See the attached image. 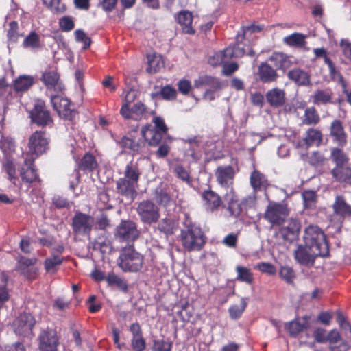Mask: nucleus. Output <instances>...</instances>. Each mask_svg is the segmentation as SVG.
I'll return each instance as SVG.
<instances>
[{
    "label": "nucleus",
    "instance_id": "nucleus-1",
    "mask_svg": "<svg viewBox=\"0 0 351 351\" xmlns=\"http://www.w3.org/2000/svg\"><path fill=\"white\" fill-rule=\"evenodd\" d=\"M180 241L186 250L199 251L206 243V237L198 226L186 221L181 230Z\"/></svg>",
    "mask_w": 351,
    "mask_h": 351
},
{
    "label": "nucleus",
    "instance_id": "nucleus-2",
    "mask_svg": "<svg viewBox=\"0 0 351 351\" xmlns=\"http://www.w3.org/2000/svg\"><path fill=\"white\" fill-rule=\"evenodd\" d=\"M304 245L310 249H317L322 257L329 255V247L324 232L317 226H308L304 234Z\"/></svg>",
    "mask_w": 351,
    "mask_h": 351
},
{
    "label": "nucleus",
    "instance_id": "nucleus-3",
    "mask_svg": "<svg viewBox=\"0 0 351 351\" xmlns=\"http://www.w3.org/2000/svg\"><path fill=\"white\" fill-rule=\"evenodd\" d=\"M154 125H147L141 130V134L145 140L150 145L156 146L160 142L162 138L167 132V127L164 120L155 117L153 119Z\"/></svg>",
    "mask_w": 351,
    "mask_h": 351
},
{
    "label": "nucleus",
    "instance_id": "nucleus-4",
    "mask_svg": "<svg viewBox=\"0 0 351 351\" xmlns=\"http://www.w3.org/2000/svg\"><path fill=\"white\" fill-rule=\"evenodd\" d=\"M119 265L122 270L135 272L142 268L143 257L132 246H130L123 250L119 256Z\"/></svg>",
    "mask_w": 351,
    "mask_h": 351
},
{
    "label": "nucleus",
    "instance_id": "nucleus-5",
    "mask_svg": "<svg viewBox=\"0 0 351 351\" xmlns=\"http://www.w3.org/2000/svg\"><path fill=\"white\" fill-rule=\"evenodd\" d=\"M289 215V210L283 204L270 202L265 213V218L272 225H280Z\"/></svg>",
    "mask_w": 351,
    "mask_h": 351
},
{
    "label": "nucleus",
    "instance_id": "nucleus-6",
    "mask_svg": "<svg viewBox=\"0 0 351 351\" xmlns=\"http://www.w3.org/2000/svg\"><path fill=\"white\" fill-rule=\"evenodd\" d=\"M136 210L141 220L145 223H155L160 218L158 207L150 200L140 202Z\"/></svg>",
    "mask_w": 351,
    "mask_h": 351
},
{
    "label": "nucleus",
    "instance_id": "nucleus-7",
    "mask_svg": "<svg viewBox=\"0 0 351 351\" xmlns=\"http://www.w3.org/2000/svg\"><path fill=\"white\" fill-rule=\"evenodd\" d=\"M29 152L32 159L44 153L48 147V139L45 132L36 131L33 133L29 139Z\"/></svg>",
    "mask_w": 351,
    "mask_h": 351
},
{
    "label": "nucleus",
    "instance_id": "nucleus-8",
    "mask_svg": "<svg viewBox=\"0 0 351 351\" xmlns=\"http://www.w3.org/2000/svg\"><path fill=\"white\" fill-rule=\"evenodd\" d=\"M317 256H321V252L317 249H310L305 245H298L294 251L295 261L302 265L313 266Z\"/></svg>",
    "mask_w": 351,
    "mask_h": 351
},
{
    "label": "nucleus",
    "instance_id": "nucleus-9",
    "mask_svg": "<svg viewBox=\"0 0 351 351\" xmlns=\"http://www.w3.org/2000/svg\"><path fill=\"white\" fill-rule=\"evenodd\" d=\"M51 102L53 109L60 117L71 120L75 115V111L71 108L70 101L61 95H51Z\"/></svg>",
    "mask_w": 351,
    "mask_h": 351
},
{
    "label": "nucleus",
    "instance_id": "nucleus-10",
    "mask_svg": "<svg viewBox=\"0 0 351 351\" xmlns=\"http://www.w3.org/2000/svg\"><path fill=\"white\" fill-rule=\"evenodd\" d=\"M94 222L91 216L78 212L73 219V231L75 234L88 235L92 230Z\"/></svg>",
    "mask_w": 351,
    "mask_h": 351
},
{
    "label": "nucleus",
    "instance_id": "nucleus-11",
    "mask_svg": "<svg viewBox=\"0 0 351 351\" xmlns=\"http://www.w3.org/2000/svg\"><path fill=\"white\" fill-rule=\"evenodd\" d=\"M29 114L32 121L39 125H48L52 123L50 113L45 109L43 101H36L33 110L29 112Z\"/></svg>",
    "mask_w": 351,
    "mask_h": 351
},
{
    "label": "nucleus",
    "instance_id": "nucleus-12",
    "mask_svg": "<svg viewBox=\"0 0 351 351\" xmlns=\"http://www.w3.org/2000/svg\"><path fill=\"white\" fill-rule=\"evenodd\" d=\"M115 235L121 240L133 241L139 235L136 223L132 221H122L117 228Z\"/></svg>",
    "mask_w": 351,
    "mask_h": 351
},
{
    "label": "nucleus",
    "instance_id": "nucleus-13",
    "mask_svg": "<svg viewBox=\"0 0 351 351\" xmlns=\"http://www.w3.org/2000/svg\"><path fill=\"white\" fill-rule=\"evenodd\" d=\"M59 339L56 330L50 329L43 331L39 337L40 351H57Z\"/></svg>",
    "mask_w": 351,
    "mask_h": 351
},
{
    "label": "nucleus",
    "instance_id": "nucleus-14",
    "mask_svg": "<svg viewBox=\"0 0 351 351\" xmlns=\"http://www.w3.org/2000/svg\"><path fill=\"white\" fill-rule=\"evenodd\" d=\"M34 317L28 313L20 315L13 322L14 330L19 335H27L34 325Z\"/></svg>",
    "mask_w": 351,
    "mask_h": 351
},
{
    "label": "nucleus",
    "instance_id": "nucleus-15",
    "mask_svg": "<svg viewBox=\"0 0 351 351\" xmlns=\"http://www.w3.org/2000/svg\"><path fill=\"white\" fill-rule=\"evenodd\" d=\"M235 172L230 165L219 166L215 171V176L218 184L224 188H230L233 184Z\"/></svg>",
    "mask_w": 351,
    "mask_h": 351
},
{
    "label": "nucleus",
    "instance_id": "nucleus-16",
    "mask_svg": "<svg viewBox=\"0 0 351 351\" xmlns=\"http://www.w3.org/2000/svg\"><path fill=\"white\" fill-rule=\"evenodd\" d=\"M300 228L301 225L298 220L290 219L287 225L281 228L280 234L285 240L291 242L298 238Z\"/></svg>",
    "mask_w": 351,
    "mask_h": 351
},
{
    "label": "nucleus",
    "instance_id": "nucleus-17",
    "mask_svg": "<svg viewBox=\"0 0 351 351\" xmlns=\"http://www.w3.org/2000/svg\"><path fill=\"white\" fill-rule=\"evenodd\" d=\"M203 206L207 211H214L220 206L221 199L218 194L211 190L204 191L202 194Z\"/></svg>",
    "mask_w": 351,
    "mask_h": 351
},
{
    "label": "nucleus",
    "instance_id": "nucleus-18",
    "mask_svg": "<svg viewBox=\"0 0 351 351\" xmlns=\"http://www.w3.org/2000/svg\"><path fill=\"white\" fill-rule=\"evenodd\" d=\"M42 81L49 90L58 93L64 89V85L59 80L58 74L54 71L45 72L42 76Z\"/></svg>",
    "mask_w": 351,
    "mask_h": 351
},
{
    "label": "nucleus",
    "instance_id": "nucleus-19",
    "mask_svg": "<svg viewBox=\"0 0 351 351\" xmlns=\"http://www.w3.org/2000/svg\"><path fill=\"white\" fill-rule=\"evenodd\" d=\"M193 18L192 13L187 10H182L178 14L176 20L184 33L195 34V31L193 27Z\"/></svg>",
    "mask_w": 351,
    "mask_h": 351
},
{
    "label": "nucleus",
    "instance_id": "nucleus-20",
    "mask_svg": "<svg viewBox=\"0 0 351 351\" xmlns=\"http://www.w3.org/2000/svg\"><path fill=\"white\" fill-rule=\"evenodd\" d=\"M258 75L261 81L264 83L274 82L278 77L276 71L267 62H262L259 65Z\"/></svg>",
    "mask_w": 351,
    "mask_h": 351
},
{
    "label": "nucleus",
    "instance_id": "nucleus-21",
    "mask_svg": "<svg viewBox=\"0 0 351 351\" xmlns=\"http://www.w3.org/2000/svg\"><path fill=\"white\" fill-rule=\"evenodd\" d=\"M266 100L272 107H280L285 103V93L278 88H274L267 92Z\"/></svg>",
    "mask_w": 351,
    "mask_h": 351
},
{
    "label": "nucleus",
    "instance_id": "nucleus-22",
    "mask_svg": "<svg viewBox=\"0 0 351 351\" xmlns=\"http://www.w3.org/2000/svg\"><path fill=\"white\" fill-rule=\"evenodd\" d=\"M269 60L274 63L278 69L286 71L291 66L293 61L291 57L279 52L273 53L269 58Z\"/></svg>",
    "mask_w": 351,
    "mask_h": 351
},
{
    "label": "nucleus",
    "instance_id": "nucleus-23",
    "mask_svg": "<svg viewBox=\"0 0 351 351\" xmlns=\"http://www.w3.org/2000/svg\"><path fill=\"white\" fill-rule=\"evenodd\" d=\"M36 262V258H28L21 257L17 263L16 269L28 278H31L35 274L33 265Z\"/></svg>",
    "mask_w": 351,
    "mask_h": 351
},
{
    "label": "nucleus",
    "instance_id": "nucleus-24",
    "mask_svg": "<svg viewBox=\"0 0 351 351\" xmlns=\"http://www.w3.org/2000/svg\"><path fill=\"white\" fill-rule=\"evenodd\" d=\"M33 160L32 158H25L24 166L21 171L22 180L28 183L33 182L38 179V176L33 167Z\"/></svg>",
    "mask_w": 351,
    "mask_h": 351
},
{
    "label": "nucleus",
    "instance_id": "nucleus-25",
    "mask_svg": "<svg viewBox=\"0 0 351 351\" xmlns=\"http://www.w3.org/2000/svg\"><path fill=\"white\" fill-rule=\"evenodd\" d=\"M117 186L120 193L132 199L134 198L137 184L123 178L117 181Z\"/></svg>",
    "mask_w": 351,
    "mask_h": 351
},
{
    "label": "nucleus",
    "instance_id": "nucleus-26",
    "mask_svg": "<svg viewBox=\"0 0 351 351\" xmlns=\"http://www.w3.org/2000/svg\"><path fill=\"white\" fill-rule=\"evenodd\" d=\"M148 66L147 71L150 73H154L159 71L164 67V60L162 57L156 53H149L147 56Z\"/></svg>",
    "mask_w": 351,
    "mask_h": 351
},
{
    "label": "nucleus",
    "instance_id": "nucleus-27",
    "mask_svg": "<svg viewBox=\"0 0 351 351\" xmlns=\"http://www.w3.org/2000/svg\"><path fill=\"white\" fill-rule=\"evenodd\" d=\"M332 97V92L330 89L317 90L311 96L312 102L315 105L331 103Z\"/></svg>",
    "mask_w": 351,
    "mask_h": 351
},
{
    "label": "nucleus",
    "instance_id": "nucleus-28",
    "mask_svg": "<svg viewBox=\"0 0 351 351\" xmlns=\"http://www.w3.org/2000/svg\"><path fill=\"white\" fill-rule=\"evenodd\" d=\"M287 76L289 80L293 81L300 86H305L310 84L308 74L300 69H293L288 72Z\"/></svg>",
    "mask_w": 351,
    "mask_h": 351
},
{
    "label": "nucleus",
    "instance_id": "nucleus-29",
    "mask_svg": "<svg viewBox=\"0 0 351 351\" xmlns=\"http://www.w3.org/2000/svg\"><path fill=\"white\" fill-rule=\"evenodd\" d=\"M332 174L336 180L340 182L351 184V169L346 166H337Z\"/></svg>",
    "mask_w": 351,
    "mask_h": 351
},
{
    "label": "nucleus",
    "instance_id": "nucleus-30",
    "mask_svg": "<svg viewBox=\"0 0 351 351\" xmlns=\"http://www.w3.org/2000/svg\"><path fill=\"white\" fill-rule=\"evenodd\" d=\"M189 145L190 149L186 152V156L190 157L193 161H197L201 158V153L198 150L200 141L197 137H193L184 141Z\"/></svg>",
    "mask_w": 351,
    "mask_h": 351
},
{
    "label": "nucleus",
    "instance_id": "nucleus-31",
    "mask_svg": "<svg viewBox=\"0 0 351 351\" xmlns=\"http://www.w3.org/2000/svg\"><path fill=\"white\" fill-rule=\"evenodd\" d=\"M333 208L335 213L341 217H345L351 215V206L346 202L342 197L338 196L336 197Z\"/></svg>",
    "mask_w": 351,
    "mask_h": 351
},
{
    "label": "nucleus",
    "instance_id": "nucleus-32",
    "mask_svg": "<svg viewBox=\"0 0 351 351\" xmlns=\"http://www.w3.org/2000/svg\"><path fill=\"white\" fill-rule=\"evenodd\" d=\"M250 184L255 191H261L267 186V180L263 174L254 170L250 176Z\"/></svg>",
    "mask_w": 351,
    "mask_h": 351
},
{
    "label": "nucleus",
    "instance_id": "nucleus-33",
    "mask_svg": "<svg viewBox=\"0 0 351 351\" xmlns=\"http://www.w3.org/2000/svg\"><path fill=\"white\" fill-rule=\"evenodd\" d=\"M306 36L301 34L295 32L283 38V43L293 47H301L304 45L306 41Z\"/></svg>",
    "mask_w": 351,
    "mask_h": 351
},
{
    "label": "nucleus",
    "instance_id": "nucleus-34",
    "mask_svg": "<svg viewBox=\"0 0 351 351\" xmlns=\"http://www.w3.org/2000/svg\"><path fill=\"white\" fill-rule=\"evenodd\" d=\"M141 173L136 163H128L125 169L124 178L130 180V182L138 184Z\"/></svg>",
    "mask_w": 351,
    "mask_h": 351
},
{
    "label": "nucleus",
    "instance_id": "nucleus-35",
    "mask_svg": "<svg viewBox=\"0 0 351 351\" xmlns=\"http://www.w3.org/2000/svg\"><path fill=\"white\" fill-rule=\"evenodd\" d=\"M23 46L25 49L36 50L40 48L41 44L40 36L35 32H32L28 34L23 42Z\"/></svg>",
    "mask_w": 351,
    "mask_h": 351
},
{
    "label": "nucleus",
    "instance_id": "nucleus-36",
    "mask_svg": "<svg viewBox=\"0 0 351 351\" xmlns=\"http://www.w3.org/2000/svg\"><path fill=\"white\" fill-rule=\"evenodd\" d=\"M33 83V77L30 75H21L14 82V90L17 92L25 91Z\"/></svg>",
    "mask_w": 351,
    "mask_h": 351
},
{
    "label": "nucleus",
    "instance_id": "nucleus-37",
    "mask_svg": "<svg viewBox=\"0 0 351 351\" xmlns=\"http://www.w3.org/2000/svg\"><path fill=\"white\" fill-rule=\"evenodd\" d=\"M247 305V302L245 298H241L239 304H233L230 306L228 313L232 319H238L240 318L245 310Z\"/></svg>",
    "mask_w": 351,
    "mask_h": 351
},
{
    "label": "nucleus",
    "instance_id": "nucleus-38",
    "mask_svg": "<svg viewBox=\"0 0 351 351\" xmlns=\"http://www.w3.org/2000/svg\"><path fill=\"white\" fill-rule=\"evenodd\" d=\"M322 141V134L320 132L315 129H310L306 132V135L304 138V142L307 147L313 145H319Z\"/></svg>",
    "mask_w": 351,
    "mask_h": 351
},
{
    "label": "nucleus",
    "instance_id": "nucleus-39",
    "mask_svg": "<svg viewBox=\"0 0 351 351\" xmlns=\"http://www.w3.org/2000/svg\"><path fill=\"white\" fill-rule=\"evenodd\" d=\"M177 228V223L171 219H163L160 221L158 229L165 234H172Z\"/></svg>",
    "mask_w": 351,
    "mask_h": 351
},
{
    "label": "nucleus",
    "instance_id": "nucleus-40",
    "mask_svg": "<svg viewBox=\"0 0 351 351\" xmlns=\"http://www.w3.org/2000/svg\"><path fill=\"white\" fill-rule=\"evenodd\" d=\"M236 271L237 273V280L247 284L252 283L254 278L250 269L239 265L236 267Z\"/></svg>",
    "mask_w": 351,
    "mask_h": 351
},
{
    "label": "nucleus",
    "instance_id": "nucleus-41",
    "mask_svg": "<svg viewBox=\"0 0 351 351\" xmlns=\"http://www.w3.org/2000/svg\"><path fill=\"white\" fill-rule=\"evenodd\" d=\"M331 134L340 143L346 142V136L339 121H334L331 125Z\"/></svg>",
    "mask_w": 351,
    "mask_h": 351
},
{
    "label": "nucleus",
    "instance_id": "nucleus-42",
    "mask_svg": "<svg viewBox=\"0 0 351 351\" xmlns=\"http://www.w3.org/2000/svg\"><path fill=\"white\" fill-rule=\"evenodd\" d=\"M306 321L304 319L291 321L286 324V328L291 335H296L306 327Z\"/></svg>",
    "mask_w": 351,
    "mask_h": 351
},
{
    "label": "nucleus",
    "instance_id": "nucleus-43",
    "mask_svg": "<svg viewBox=\"0 0 351 351\" xmlns=\"http://www.w3.org/2000/svg\"><path fill=\"white\" fill-rule=\"evenodd\" d=\"M106 280L109 285L116 286L121 290L126 291L128 289L126 281L114 274H109L106 277Z\"/></svg>",
    "mask_w": 351,
    "mask_h": 351
},
{
    "label": "nucleus",
    "instance_id": "nucleus-44",
    "mask_svg": "<svg viewBox=\"0 0 351 351\" xmlns=\"http://www.w3.org/2000/svg\"><path fill=\"white\" fill-rule=\"evenodd\" d=\"M245 53L243 47L240 46L239 43L225 49V56L229 60L233 58H241Z\"/></svg>",
    "mask_w": 351,
    "mask_h": 351
},
{
    "label": "nucleus",
    "instance_id": "nucleus-45",
    "mask_svg": "<svg viewBox=\"0 0 351 351\" xmlns=\"http://www.w3.org/2000/svg\"><path fill=\"white\" fill-rule=\"evenodd\" d=\"M97 167V162L93 155L86 154L81 160L80 168L83 171H92Z\"/></svg>",
    "mask_w": 351,
    "mask_h": 351
},
{
    "label": "nucleus",
    "instance_id": "nucleus-46",
    "mask_svg": "<svg viewBox=\"0 0 351 351\" xmlns=\"http://www.w3.org/2000/svg\"><path fill=\"white\" fill-rule=\"evenodd\" d=\"M319 121V117L317 113L315 108H308L305 110L303 123L306 125L316 124Z\"/></svg>",
    "mask_w": 351,
    "mask_h": 351
},
{
    "label": "nucleus",
    "instance_id": "nucleus-47",
    "mask_svg": "<svg viewBox=\"0 0 351 351\" xmlns=\"http://www.w3.org/2000/svg\"><path fill=\"white\" fill-rule=\"evenodd\" d=\"M174 173L181 180L189 185L191 184L192 178L187 168H185L182 165H178L174 168Z\"/></svg>",
    "mask_w": 351,
    "mask_h": 351
},
{
    "label": "nucleus",
    "instance_id": "nucleus-48",
    "mask_svg": "<svg viewBox=\"0 0 351 351\" xmlns=\"http://www.w3.org/2000/svg\"><path fill=\"white\" fill-rule=\"evenodd\" d=\"M304 206L307 208H313L317 202V195L314 191H304L302 194Z\"/></svg>",
    "mask_w": 351,
    "mask_h": 351
},
{
    "label": "nucleus",
    "instance_id": "nucleus-49",
    "mask_svg": "<svg viewBox=\"0 0 351 351\" xmlns=\"http://www.w3.org/2000/svg\"><path fill=\"white\" fill-rule=\"evenodd\" d=\"M313 53L316 58L323 57L325 63L328 65L329 71L332 75L335 73V67L332 61L326 56V51L324 48H316L313 49Z\"/></svg>",
    "mask_w": 351,
    "mask_h": 351
},
{
    "label": "nucleus",
    "instance_id": "nucleus-50",
    "mask_svg": "<svg viewBox=\"0 0 351 351\" xmlns=\"http://www.w3.org/2000/svg\"><path fill=\"white\" fill-rule=\"evenodd\" d=\"M121 145L129 149L132 152H139L141 148V143L137 142L135 139L129 137H123L121 141Z\"/></svg>",
    "mask_w": 351,
    "mask_h": 351
},
{
    "label": "nucleus",
    "instance_id": "nucleus-51",
    "mask_svg": "<svg viewBox=\"0 0 351 351\" xmlns=\"http://www.w3.org/2000/svg\"><path fill=\"white\" fill-rule=\"evenodd\" d=\"M0 147L5 155L10 156L14 150V143L12 138L3 136L0 140Z\"/></svg>",
    "mask_w": 351,
    "mask_h": 351
},
{
    "label": "nucleus",
    "instance_id": "nucleus-52",
    "mask_svg": "<svg viewBox=\"0 0 351 351\" xmlns=\"http://www.w3.org/2000/svg\"><path fill=\"white\" fill-rule=\"evenodd\" d=\"M62 262V259L58 256H54L46 259L45 262V269L49 272H55L58 266Z\"/></svg>",
    "mask_w": 351,
    "mask_h": 351
},
{
    "label": "nucleus",
    "instance_id": "nucleus-53",
    "mask_svg": "<svg viewBox=\"0 0 351 351\" xmlns=\"http://www.w3.org/2000/svg\"><path fill=\"white\" fill-rule=\"evenodd\" d=\"M7 36L9 43H16L18 40L19 34L18 32V24L16 22L12 21L9 23Z\"/></svg>",
    "mask_w": 351,
    "mask_h": 351
},
{
    "label": "nucleus",
    "instance_id": "nucleus-54",
    "mask_svg": "<svg viewBox=\"0 0 351 351\" xmlns=\"http://www.w3.org/2000/svg\"><path fill=\"white\" fill-rule=\"evenodd\" d=\"M280 276L288 283H292L295 278L294 271L288 266H284L280 268Z\"/></svg>",
    "mask_w": 351,
    "mask_h": 351
},
{
    "label": "nucleus",
    "instance_id": "nucleus-55",
    "mask_svg": "<svg viewBox=\"0 0 351 351\" xmlns=\"http://www.w3.org/2000/svg\"><path fill=\"white\" fill-rule=\"evenodd\" d=\"M43 3L53 12L58 13L65 10V6L60 0H43Z\"/></svg>",
    "mask_w": 351,
    "mask_h": 351
},
{
    "label": "nucleus",
    "instance_id": "nucleus-56",
    "mask_svg": "<svg viewBox=\"0 0 351 351\" xmlns=\"http://www.w3.org/2000/svg\"><path fill=\"white\" fill-rule=\"evenodd\" d=\"M0 280L3 283L2 286H0V303H3L9 299L8 291L6 288L8 278L5 274L2 273L0 274Z\"/></svg>",
    "mask_w": 351,
    "mask_h": 351
},
{
    "label": "nucleus",
    "instance_id": "nucleus-57",
    "mask_svg": "<svg viewBox=\"0 0 351 351\" xmlns=\"http://www.w3.org/2000/svg\"><path fill=\"white\" fill-rule=\"evenodd\" d=\"M332 158L337 164V166H344L343 165L348 162V158L340 149H335L332 151Z\"/></svg>",
    "mask_w": 351,
    "mask_h": 351
},
{
    "label": "nucleus",
    "instance_id": "nucleus-58",
    "mask_svg": "<svg viewBox=\"0 0 351 351\" xmlns=\"http://www.w3.org/2000/svg\"><path fill=\"white\" fill-rule=\"evenodd\" d=\"M229 59L225 56V49L222 51L216 53L209 58V63L212 65H218L223 64Z\"/></svg>",
    "mask_w": 351,
    "mask_h": 351
},
{
    "label": "nucleus",
    "instance_id": "nucleus-59",
    "mask_svg": "<svg viewBox=\"0 0 351 351\" xmlns=\"http://www.w3.org/2000/svg\"><path fill=\"white\" fill-rule=\"evenodd\" d=\"M3 169L8 176V178L11 182L15 184L16 180L14 165L12 161L8 160L3 165Z\"/></svg>",
    "mask_w": 351,
    "mask_h": 351
},
{
    "label": "nucleus",
    "instance_id": "nucleus-60",
    "mask_svg": "<svg viewBox=\"0 0 351 351\" xmlns=\"http://www.w3.org/2000/svg\"><path fill=\"white\" fill-rule=\"evenodd\" d=\"M75 40L77 42L83 43L84 48L87 49L90 45V39L86 33L82 29H77L75 32Z\"/></svg>",
    "mask_w": 351,
    "mask_h": 351
},
{
    "label": "nucleus",
    "instance_id": "nucleus-61",
    "mask_svg": "<svg viewBox=\"0 0 351 351\" xmlns=\"http://www.w3.org/2000/svg\"><path fill=\"white\" fill-rule=\"evenodd\" d=\"M309 163L315 167L322 166L324 161V157L319 152H313L308 158Z\"/></svg>",
    "mask_w": 351,
    "mask_h": 351
},
{
    "label": "nucleus",
    "instance_id": "nucleus-62",
    "mask_svg": "<svg viewBox=\"0 0 351 351\" xmlns=\"http://www.w3.org/2000/svg\"><path fill=\"white\" fill-rule=\"evenodd\" d=\"M131 346L134 351H143L145 349V340L143 336L132 338Z\"/></svg>",
    "mask_w": 351,
    "mask_h": 351
},
{
    "label": "nucleus",
    "instance_id": "nucleus-63",
    "mask_svg": "<svg viewBox=\"0 0 351 351\" xmlns=\"http://www.w3.org/2000/svg\"><path fill=\"white\" fill-rule=\"evenodd\" d=\"M160 95L165 99L172 100L176 97V90L174 88L167 86L161 89Z\"/></svg>",
    "mask_w": 351,
    "mask_h": 351
},
{
    "label": "nucleus",
    "instance_id": "nucleus-64",
    "mask_svg": "<svg viewBox=\"0 0 351 351\" xmlns=\"http://www.w3.org/2000/svg\"><path fill=\"white\" fill-rule=\"evenodd\" d=\"M171 344L163 340L155 341L153 345V351H171Z\"/></svg>",
    "mask_w": 351,
    "mask_h": 351
}]
</instances>
